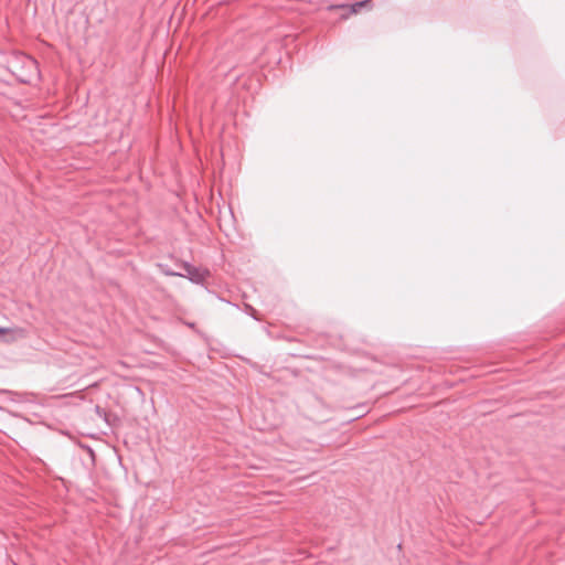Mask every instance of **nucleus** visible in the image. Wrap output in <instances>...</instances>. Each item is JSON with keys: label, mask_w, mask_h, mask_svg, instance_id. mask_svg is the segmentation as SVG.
Here are the masks:
<instances>
[{"label": "nucleus", "mask_w": 565, "mask_h": 565, "mask_svg": "<svg viewBox=\"0 0 565 565\" xmlns=\"http://www.w3.org/2000/svg\"><path fill=\"white\" fill-rule=\"evenodd\" d=\"M182 267L186 273L183 277H188L191 282L196 285H203L206 278L211 276L209 269L195 267L188 262L183 263Z\"/></svg>", "instance_id": "nucleus-2"}, {"label": "nucleus", "mask_w": 565, "mask_h": 565, "mask_svg": "<svg viewBox=\"0 0 565 565\" xmlns=\"http://www.w3.org/2000/svg\"><path fill=\"white\" fill-rule=\"evenodd\" d=\"M163 273H164L167 276H180V277H183V276H184L183 274L175 273V271H172V270H170V269H166V270H163Z\"/></svg>", "instance_id": "nucleus-4"}, {"label": "nucleus", "mask_w": 565, "mask_h": 565, "mask_svg": "<svg viewBox=\"0 0 565 565\" xmlns=\"http://www.w3.org/2000/svg\"><path fill=\"white\" fill-rule=\"evenodd\" d=\"M8 70L21 82L30 83L32 76L38 74V63L24 54H14L8 61Z\"/></svg>", "instance_id": "nucleus-1"}, {"label": "nucleus", "mask_w": 565, "mask_h": 565, "mask_svg": "<svg viewBox=\"0 0 565 565\" xmlns=\"http://www.w3.org/2000/svg\"><path fill=\"white\" fill-rule=\"evenodd\" d=\"M7 331H8V330H7L6 328H1V327H0V334L6 333Z\"/></svg>", "instance_id": "nucleus-7"}, {"label": "nucleus", "mask_w": 565, "mask_h": 565, "mask_svg": "<svg viewBox=\"0 0 565 565\" xmlns=\"http://www.w3.org/2000/svg\"><path fill=\"white\" fill-rule=\"evenodd\" d=\"M372 8V1L371 0H362L356 1L350 6V10L352 13H359L363 9H371Z\"/></svg>", "instance_id": "nucleus-3"}, {"label": "nucleus", "mask_w": 565, "mask_h": 565, "mask_svg": "<svg viewBox=\"0 0 565 565\" xmlns=\"http://www.w3.org/2000/svg\"><path fill=\"white\" fill-rule=\"evenodd\" d=\"M95 411H96V413H97L100 417H102V416L106 417V412H105L102 407L96 406ZM105 419L107 420V418H105Z\"/></svg>", "instance_id": "nucleus-5"}, {"label": "nucleus", "mask_w": 565, "mask_h": 565, "mask_svg": "<svg viewBox=\"0 0 565 565\" xmlns=\"http://www.w3.org/2000/svg\"><path fill=\"white\" fill-rule=\"evenodd\" d=\"M0 394H12L9 390H0Z\"/></svg>", "instance_id": "nucleus-6"}]
</instances>
